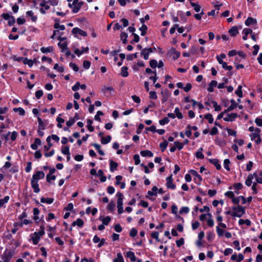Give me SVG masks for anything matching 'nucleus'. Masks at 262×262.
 <instances>
[{
	"label": "nucleus",
	"instance_id": "nucleus-42",
	"mask_svg": "<svg viewBox=\"0 0 262 262\" xmlns=\"http://www.w3.org/2000/svg\"><path fill=\"white\" fill-rule=\"evenodd\" d=\"M9 200V196H6L3 199H0V208H1L5 203H7Z\"/></svg>",
	"mask_w": 262,
	"mask_h": 262
},
{
	"label": "nucleus",
	"instance_id": "nucleus-12",
	"mask_svg": "<svg viewBox=\"0 0 262 262\" xmlns=\"http://www.w3.org/2000/svg\"><path fill=\"white\" fill-rule=\"evenodd\" d=\"M117 196L118 197L117 206H123V195L119 192L117 193Z\"/></svg>",
	"mask_w": 262,
	"mask_h": 262
},
{
	"label": "nucleus",
	"instance_id": "nucleus-4",
	"mask_svg": "<svg viewBox=\"0 0 262 262\" xmlns=\"http://www.w3.org/2000/svg\"><path fill=\"white\" fill-rule=\"evenodd\" d=\"M238 117L236 113L228 114L226 117L224 118V120L225 121H233Z\"/></svg>",
	"mask_w": 262,
	"mask_h": 262
},
{
	"label": "nucleus",
	"instance_id": "nucleus-19",
	"mask_svg": "<svg viewBox=\"0 0 262 262\" xmlns=\"http://www.w3.org/2000/svg\"><path fill=\"white\" fill-rule=\"evenodd\" d=\"M111 139L112 137L110 135L107 136L106 137H102L101 139V142L102 144H106L111 141Z\"/></svg>",
	"mask_w": 262,
	"mask_h": 262
},
{
	"label": "nucleus",
	"instance_id": "nucleus-53",
	"mask_svg": "<svg viewBox=\"0 0 262 262\" xmlns=\"http://www.w3.org/2000/svg\"><path fill=\"white\" fill-rule=\"evenodd\" d=\"M149 98L152 99H157V95L155 91H150L149 93Z\"/></svg>",
	"mask_w": 262,
	"mask_h": 262
},
{
	"label": "nucleus",
	"instance_id": "nucleus-33",
	"mask_svg": "<svg viewBox=\"0 0 262 262\" xmlns=\"http://www.w3.org/2000/svg\"><path fill=\"white\" fill-rule=\"evenodd\" d=\"M101 218H102V216H100V220H102L103 224L105 225H107L111 220V218L109 216H107L102 219H101Z\"/></svg>",
	"mask_w": 262,
	"mask_h": 262
},
{
	"label": "nucleus",
	"instance_id": "nucleus-46",
	"mask_svg": "<svg viewBox=\"0 0 262 262\" xmlns=\"http://www.w3.org/2000/svg\"><path fill=\"white\" fill-rule=\"evenodd\" d=\"M58 46L61 49L62 52L67 50V44L66 42L61 43L60 42L58 44Z\"/></svg>",
	"mask_w": 262,
	"mask_h": 262
},
{
	"label": "nucleus",
	"instance_id": "nucleus-24",
	"mask_svg": "<svg viewBox=\"0 0 262 262\" xmlns=\"http://www.w3.org/2000/svg\"><path fill=\"white\" fill-rule=\"evenodd\" d=\"M256 23V20L250 17H248L245 21V25L247 26L251 24H255Z\"/></svg>",
	"mask_w": 262,
	"mask_h": 262
},
{
	"label": "nucleus",
	"instance_id": "nucleus-50",
	"mask_svg": "<svg viewBox=\"0 0 262 262\" xmlns=\"http://www.w3.org/2000/svg\"><path fill=\"white\" fill-rule=\"evenodd\" d=\"M189 211V208L188 207H183L180 210L179 213L182 214L183 213H187Z\"/></svg>",
	"mask_w": 262,
	"mask_h": 262
},
{
	"label": "nucleus",
	"instance_id": "nucleus-51",
	"mask_svg": "<svg viewBox=\"0 0 262 262\" xmlns=\"http://www.w3.org/2000/svg\"><path fill=\"white\" fill-rule=\"evenodd\" d=\"M169 122V119L167 117H164L163 119L159 121V123L161 125H163Z\"/></svg>",
	"mask_w": 262,
	"mask_h": 262
},
{
	"label": "nucleus",
	"instance_id": "nucleus-20",
	"mask_svg": "<svg viewBox=\"0 0 262 262\" xmlns=\"http://www.w3.org/2000/svg\"><path fill=\"white\" fill-rule=\"evenodd\" d=\"M83 224L84 222L83 220L81 219H78L76 221L73 222L72 225L73 226L77 225L78 227H81L83 226Z\"/></svg>",
	"mask_w": 262,
	"mask_h": 262
},
{
	"label": "nucleus",
	"instance_id": "nucleus-41",
	"mask_svg": "<svg viewBox=\"0 0 262 262\" xmlns=\"http://www.w3.org/2000/svg\"><path fill=\"white\" fill-rule=\"evenodd\" d=\"M39 213V210L37 208H34L33 209V214H34V220L35 221H37L39 219V217L38 216V215Z\"/></svg>",
	"mask_w": 262,
	"mask_h": 262
},
{
	"label": "nucleus",
	"instance_id": "nucleus-16",
	"mask_svg": "<svg viewBox=\"0 0 262 262\" xmlns=\"http://www.w3.org/2000/svg\"><path fill=\"white\" fill-rule=\"evenodd\" d=\"M230 102L231 105L229 106L226 110V111H228V112L232 111L237 106V103L234 100L231 99L230 100Z\"/></svg>",
	"mask_w": 262,
	"mask_h": 262
},
{
	"label": "nucleus",
	"instance_id": "nucleus-43",
	"mask_svg": "<svg viewBox=\"0 0 262 262\" xmlns=\"http://www.w3.org/2000/svg\"><path fill=\"white\" fill-rule=\"evenodd\" d=\"M168 145V142L165 140L163 142L160 144V147L162 151H164Z\"/></svg>",
	"mask_w": 262,
	"mask_h": 262
},
{
	"label": "nucleus",
	"instance_id": "nucleus-14",
	"mask_svg": "<svg viewBox=\"0 0 262 262\" xmlns=\"http://www.w3.org/2000/svg\"><path fill=\"white\" fill-rule=\"evenodd\" d=\"M209 162L213 164L217 170H219L221 168V165L219 164V161L216 159H209Z\"/></svg>",
	"mask_w": 262,
	"mask_h": 262
},
{
	"label": "nucleus",
	"instance_id": "nucleus-29",
	"mask_svg": "<svg viewBox=\"0 0 262 262\" xmlns=\"http://www.w3.org/2000/svg\"><path fill=\"white\" fill-rule=\"evenodd\" d=\"M128 68L127 67H123L121 68V76L124 77H126L128 76V73L127 72Z\"/></svg>",
	"mask_w": 262,
	"mask_h": 262
},
{
	"label": "nucleus",
	"instance_id": "nucleus-57",
	"mask_svg": "<svg viewBox=\"0 0 262 262\" xmlns=\"http://www.w3.org/2000/svg\"><path fill=\"white\" fill-rule=\"evenodd\" d=\"M137 230L135 228H132L130 230L129 235L132 237H135L137 234Z\"/></svg>",
	"mask_w": 262,
	"mask_h": 262
},
{
	"label": "nucleus",
	"instance_id": "nucleus-44",
	"mask_svg": "<svg viewBox=\"0 0 262 262\" xmlns=\"http://www.w3.org/2000/svg\"><path fill=\"white\" fill-rule=\"evenodd\" d=\"M230 163V160L227 159H225L224 161V166L225 168L228 171H229L230 170V168L229 167Z\"/></svg>",
	"mask_w": 262,
	"mask_h": 262
},
{
	"label": "nucleus",
	"instance_id": "nucleus-61",
	"mask_svg": "<svg viewBox=\"0 0 262 262\" xmlns=\"http://www.w3.org/2000/svg\"><path fill=\"white\" fill-rule=\"evenodd\" d=\"M222 67L223 69L228 71H231L233 69L231 66H228L226 62H225L224 63L222 64Z\"/></svg>",
	"mask_w": 262,
	"mask_h": 262
},
{
	"label": "nucleus",
	"instance_id": "nucleus-35",
	"mask_svg": "<svg viewBox=\"0 0 262 262\" xmlns=\"http://www.w3.org/2000/svg\"><path fill=\"white\" fill-rule=\"evenodd\" d=\"M61 152L64 155H70L69 147L68 146H62L61 147Z\"/></svg>",
	"mask_w": 262,
	"mask_h": 262
},
{
	"label": "nucleus",
	"instance_id": "nucleus-8",
	"mask_svg": "<svg viewBox=\"0 0 262 262\" xmlns=\"http://www.w3.org/2000/svg\"><path fill=\"white\" fill-rule=\"evenodd\" d=\"M254 177H256L257 174L256 173H254L253 174H249L246 180L245 183L246 185L248 186H250L251 185L252 183V180L253 179Z\"/></svg>",
	"mask_w": 262,
	"mask_h": 262
},
{
	"label": "nucleus",
	"instance_id": "nucleus-3",
	"mask_svg": "<svg viewBox=\"0 0 262 262\" xmlns=\"http://www.w3.org/2000/svg\"><path fill=\"white\" fill-rule=\"evenodd\" d=\"M45 177V173L42 171H37L35 174L33 175L32 180L37 181L40 179L43 178Z\"/></svg>",
	"mask_w": 262,
	"mask_h": 262
},
{
	"label": "nucleus",
	"instance_id": "nucleus-56",
	"mask_svg": "<svg viewBox=\"0 0 262 262\" xmlns=\"http://www.w3.org/2000/svg\"><path fill=\"white\" fill-rule=\"evenodd\" d=\"M227 131L228 134L229 135H231V136H234V137H236V132L235 130H232V129H230V128H227Z\"/></svg>",
	"mask_w": 262,
	"mask_h": 262
},
{
	"label": "nucleus",
	"instance_id": "nucleus-7",
	"mask_svg": "<svg viewBox=\"0 0 262 262\" xmlns=\"http://www.w3.org/2000/svg\"><path fill=\"white\" fill-rule=\"evenodd\" d=\"M31 186L33 188L35 193H38L40 191V189L39 188L37 181L34 180H31Z\"/></svg>",
	"mask_w": 262,
	"mask_h": 262
},
{
	"label": "nucleus",
	"instance_id": "nucleus-26",
	"mask_svg": "<svg viewBox=\"0 0 262 262\" xmlns=\"http://www.w3.org/2000/svg\"><path fill=\"white\" fill-rule=\"evenodd\" d=\"M141 54L143 55L145 60H147L148 59L149 53L146 48L142 50Z\"/></svg>",
	"mask_w": 262,
	"mask_h": 262
},
{
	"label": "nucleus",
	"instance_id": "nucleus-63",
	"mask_svg": "<svg viewBox=\"0 0 262 262\" xmlns=\"http://www.w3.org/2000/svg\"><path fill=\"white\" fill-rule=\"evenodd\" d=\"M184 240L183 238H181L179 240H177L176 241V244L178 247H180V246L183 245L184 244Z\"/></svg>",
	"mask_w": 262,
	"mask_h": 262
},
{
	"label": "nucleus",
	"instance_id": "nucleus-40",
	"mask_svg": "<svg viewBox=\"0 0 262 262\" xmlns=\"http://www.w3.org/2000/svg\"><path fill=\"white\" fill-rule=\"evenodd\" d=\"M23 63L25 64H28L30 67H31L33 64V61L31 59H28L27 58H25L23 59Z\"/></svg>",
	"mask_w": 262,
	"mask_h": 262
},
{
	"label": "nucleus",
	"instance_id": "nucleus-1",
	"mask_svg": "<svg viewBox=\"0 0 262 262\" xmlns=\"http://www.w3.org/2000/svg\"><path fill=\"white\" fill-rule=\"evenodd\" d=\"M234 212L231 215L233 216L241 217L245 212L244 207L241 206H237V207H233L232 208Z\"/></svg>",
	"mask_w": 262,
	"mask_h": 262
},
{
	"label": "nucleus",
	"instance_id": "nucleus-17",
	"mask_svg": "<svg viewBox=\"0 0 262 262\" xmlns=\"http://www.w3.org/2000/svg\"><path fill=\"white\" fill-rule=\"evenodd\" d=\"M140 155L142 157H153V153L148 150H142L140 152Z\"/></svg>",
	"mask_w": 262,
	"mask_h": 262
},
{
	"label": "nucleus",
	"instance_id": "nucleus-62",
	"mask_svg": "<svg viewBox=\"0 0 262 262\" xmlns=\"http://www.w3.org/2000/svg\"><path fill=\"white\" fill-rule=\"evenodd\" d=\"M43 95L42 90H38L35 92V97L37 99H39Z\"/></svg>",
	"mask_w": 262,
	"mask_h": 262
},
{
	"label": "nucleus",
	"instance_id": "nucleus-27",
	"mask_svg": "<svg viewBox=\"0 0 262 262\" xmlns=\"http://www.w3.org/2000/svg\"><path fill=\"white\" fill-rule=\"evenodd\" d=\"M53 50V47L51 46V47H42L41 49H40V51H41L42 53H49V52H52Z\"/></svg>",
	"mask_w": 262,
	"mask_h": 262
},
{
	"label": "nucleus",
	"instance_id": "nucleus-2",
	"mask_svg": "<svg viewBox=\"0 0 262 262\" xmlns=\"http://www.w3.org/2000/svg\"><path fill=\"white\" fill-rule=\"evenodd\" d=\"M173 179L172 175L167 177L166 178V186L168 188L174 189L176 188V185L173 183Z\"/></svg>",
	"mask_w": 262,
	"mask_h": 262
},
{
	"label": "nucleus",
	"instance_id": "nucleus-47",
	"mask_svg": "<svg viewBox=\"0 0 262 262\" xmlns=\"http://www.w3.org/2000/svg\"><path fill=\"white\" fill-rule=\"evenodd\" d=\"M158 62L155 59H151L149 61L150 67L153 69L156 68L157 67Z\"/></svg>",
	"mask_w": 262,
	"mask_h": 262
},
{
	"label": "nucleus",
	"instance_id": "nucleus-54",
	"mask_svg": "<svg viewBox=\"0 0 262 262\" xmlns=\"http://www.w3.org/2000/svg\"><path fill=\"white\" fill-rule=\"evenodd\" d=\"M74 5V7H73V13H77L79 11V10H80L81 7L80 5H79V4H73Z\"/></svg>",
	"mask_w": 262,
	"mask_h": 262
},
{
	"label": "nucleus",
	"instance_id": "nucleus-11",
	"mask_svg": "<svg viewBox=\"0 0 262 262\" xmlns=\"http://www.w3.org/2000/svg\"><path fill=\"white\" fill-rule=\"evenodd\" d=\"M114 91V89L112 86H103V88L102 89V92L107 94H108L109 95H112V92Z\"/></svg>",
	"mask_w": 262,
	"mask_h": 262
},
{
	"label": "nucleus",
	"instance_id": "nucleus-28",
	"mask_svg": "<svg viewBox=\"0 0 262 262\" xmlns=\"http://www.w3.org/2000/svg\"><path fill=\"white\" fill-rule=\"evenodd\" d=\"M189 172L192 175L196 177L198 179L199 182H201L202 181V178L201 176L200 175H199L195 170L191 169L189 170Z\"/></svg>",
	"mask_w": 262,
	"mask_h": 262
},
{
	"label": "nucleus",
	"instance_id": "nucleus-25",
	"mask_svg": "<svg viewBox=\"0 0 262 262\" xmlns=\"http://www.w3.org/2000/svg\"><path fill=\"white\" fill-rule=\"evenodd\" d=\"M127 34L125 32H122L120 34V38L122 40V42L124 44H126L127 43Z\"/></svg>",
	"mask_w": 262,
	"mask_h": 262
},
{
	"label": "nucleus",
	"instance_id": "nucleus-37",
	"mask_svg": "<svg viewBox=\"0 0 262 262\" xmlns=\"http://www.w3.org/2000/svg\"><path fill=\"white\" fill-rule=\"evenodd\" d=\"M238 223L241 225H242L245 224L248 226H250L251 224V221L248 219H247L246 220H244L243 219H240L238 221Z\"/></svg>",
	"mask_w": 262,
	"mask_h": 262
},
{
	"label": "nucleus",
	"instance_id": "nucleus-23",
	"mask_svg": "<svg viewBox=\"0 0 262 262\" xmlns=\"http://www.w3.org/2000/svg\"><path fill=\"white\" fill-rule=\"evenodd\" d=\"M54 199L52 198H45L43 197L40 199V202L42 203L51 204L53 202Z\"/></svg>",
	"mask_w": 262,
	"mask_h": 262
},
{
	"label": "nucleus",
	"instance_id": "nucleus-22",
	"mask_svg": "<svg viewBox=\"0 0 262 262\" xmlns=\"http://www.w3.org/2000/svg\"><path fill=\"white\" fill-rule=\"evenodd\" d=\"M126 256L129 258L132 261H135L136 260V257L134 253L132 251H128L126 253Z\"/></svg>",
	"mask_w": 262,
	"mask_h": 262
},
{
	"label": "nucleus",
	"instance_id": "nucleus-38",
	"mask_svg": "<svg viewBox=\"0 0 262 262\" xmlns=\"http://www.w3.org/2000/svg\"><path fill=\"white\" fill-rule=\"evenodd\" d=\"M242 89V85H238L237 89L235 92V93L240 98L243 97V92Z\"/></svg>",
	"mask_w": 262,
	"mask_h": 262
},
{
	"label": "nucleus",
	"instance_id": "nucleus-52",
	"mask_svg": "<svg viewBox=\"0 0 262 262\" xmlns=\"http://www.w3.org/2000/svg\"><path fill=\"white\" fill-rule=\"evenodd\" d=\"M212 103L215 111H220L221 110V106L220 105H218L216 101H213Z\"/></svg>",
	"mask_w": 262,
	"mask_h": 262
},
{
	"label": "nucleus",
	"instance_id": "nucleus-45",
	"mask_svg": "<svg viewBox=\"0 0 262 262\" xmlns=\"http://www.w3.org/2000/svg\"><path fill=\"white\" fill-rule=\"evenodd\" d=\"M205 118L208 120L209 123H212L213 122V118L211 114H207L205 115Z\"/></svg>",
	"mask_w": 262,
	"mask_h": 262
},
{
	"label": "nucleus",
	"instance_id": "nucleus-13",
	"mask_svg": "<svg viewBox=\"0 0 262 262\" xmlns=\"http://www.w3.org/2000/svg\"><path fill=\"white\" fill-rule=\"evenodd\" d=\"M260 130L258 128H255L254 130V133H253L251 134L250 137L252 140H254L255 138H258L260 136L259 133H260Z\"/></svg>",
	"mask_w": 262,
	"mask_h": 262
},
{
	"label": "nucleus",
	"instance_id": "nucleus-30",
	"mask_svg": "<svg viewBox=\"0 0 262 262\" xmlns=\"http://www.w3.org/2000/svg\"><path fill=\"white\" fill-rule=\"evenodd\" d=\"M113 262H124L123 256L121 253H117V258L113 260Z\"/></svg>",
	"mask_w": 262,
	"mask_h": 262
},
{
	"label": "nucleus",
	"instance_id": "nucleus-18",
	"mask_svg": "<svg viewBox=\"0 0 262 262\" xmlns=\"http://www.w3.org/2000/svg\"><path fill=\"white\" fill-rule=\"evenodd\" d=\"M229 33L231 34V35L235 36L238 33L237 27L236 26L232 27L229 30Z\"/></svg>",
	"mask_w": 262,
	"mask_h": 262
},
{
	"label": "nucleus",
	"instance_id": "nucleus-64",
	"mask_svg": "<svg viewBox=\"0 0 262 262\" xmlns=\"http://www.w3.org/2000/svg\"><path fill=\"white\" fill-rule=\"evenodd\" d=\"M243 32L245 35H248V34L252 33V30L251 29L245 28L243 30Z\"/></svg>",
	"mask_w": 262,
	"mask_h": 262
},
{
	"label": "nucleus",
	"instance_id": "nucleus-48",
	"mask_svg": "<svg viewBox=\"0 0 262 262\" xmlns=\"http://www.w3.org/2000/svg\"><path fill=\"white\" fill-rule=\"evenodd\" d=\"M54 69L57 70L58 72L62 73L64 71V67L63 66H61L59 67L58 64L56 63L54 66Z\"/></svg>",
	"mask_w": 262,
	"mask_h": 262
},
{
	"label": "nucleus",
	"instance_id": "nucleus-49",
	"mask_svg": "<svg viewBox=\"0 0 262 262\" xmlns=\"http://www.w3.org/2000/svg\"><path fill=\"white\" fill-rule=\"evenodd\" d=\"M174 145L179 150H181L183 148L184 144L180 143L178 141H175L174 142Z\"/></svg>",
	"mask_w": 262,
	"mask_h": 262
},
{
	"label": "nucleus",
	"instance_id": "nucleus-34",
	"mask_svg": "<svg viewBox=\"0 0 262 262\" xmlns=\"http://www.w3.org/2000/svg\"><path fill=\"white\" fill-rule=\"evenodd\" d=\"M203 148L201 147L198 151L195 154V156L197 158L199 159H203L204 158V156L202 153Z\"/></svg>",
	"mask_w": 262,
	"mask_h": 262
},
{
	"label": "nucleus",
	"instance_id": "nucleus-15",
	"mask_svg": "<svg viewBox=\"0 0 262 262\" xmlns=\"http://www.w3.org/2000/svg\"><path fill=\"white\" fill-rule=\"evenodd\" d=\"M217 84V82L215 80H212L209 84V86L207 88V90L209 92H212L214 91L213 88L216 86Z\"/></svg>",
	"mask_w": 262,
	"mask_h": 262
},
{
	"label": "nucleus",
	"instance_id": "nucleus-6",
	"mask_svg": "<svg viewBox=\"0 0 262 262\" xmlns=\"http://www.w3.org/2000/svg\"><path fill=\"white\" fill-rule=\"evenodd\" d=\"M169 53L173 55L172 58L173 60H176L180 56V53L177 51L174 48H172L170 49Z\"/></svg>",
	"mask_w": 262,
	"mask_h": 262
},
{
	"label": "nucleus",
	"instance_id": "nucleus-21",
	"mask_svg": "<svg viewBox=\"0 0 262 262\" xmlns=\"http://www.w3.org/2000/svg\"><path fill=\"white\" fill-rule=\"evenodd\" d=\"M110 170L112 172H113L115 170H116L117 167L118 166L117 163L114 162L113 160H110Z\"/></svg>",
	"mask_w": 262,
	"mask_h": 262
},
{
	"label": "nucleus",
	"instance_id": "nucleus-58",
	"mask_svg": "<svg viewBox=\"0 0 262 262\" xmlns=\"http://www.w3.org/2000/svg\"><path fill=\"white\" fill-rule=\"evenodd\" d=\"M8 20V23L9 26H12L15 23V19L13 16H11L10 18Z\"/></svg>",
	"mask_w": 262,
	"mask_h": 262
},
{
	"label": "nucleus",
	"instance_id": "nucleus-39",
	"mask_svg": "<svg viewBox=\"0 0 262 262\" xmlns=\"http://www.w3.org/2000/svg\"><path fill=\"white\" fill-rule=\"evenodd\" d=\"M13 111L15 113L18 112L19 113V115L21 116H24L25 114V112L23 108L21 107H18V108H14Z\"/></svg>",
	"mask_w": 262,
	"mask_h": 262
},
{
	"label": "nucleus",
	"instance_id": "nucleus-31",
	"mask_svg": "<svg viewBox=\"0 0 262 262\" xmlns=\"http://www.w3.org/2000/svg\"><path fill=\"white\" fill-rule=\"evenodd\" d=\"M190 5L194 8V10L195 12H199L200 11L201 7L198 4L190 2Z\"/></svg>",
	"mask_w": 262,
	"mask_h": 262
},
{
	"label": "nucleus",
	"instance_id": "nucleus-59",
	"mask_svg": "<svg viewBox=\"0 0 262 262\" xmlns=\"http://www.w3.org/2000/svg\"><path fill=\"white\" fill-rule=\"evenodd\" d=\"M91 66V62L88 60H84L83 62V66L84 68L85 69H88L90 68Z\"/></svg>",
	"mask_w": 262,
	"mask_h": 262
},
{
	"label": "nucleus",
	"instance_id": "nucleus-10",
	"mask_svg": "<svg viewBox=\"0 0 262 262\" xmlns=\"http://www.w3.org/2000/svg\"><path fill=\"white\" fill-rule=\"evenodd\" d=\"M161 94L163 96V98L162 99V102L165 103L168 100V99L169 98V92L167 90H165L164 91H161Z\"/></svg>",
	"mask_w": 262,
	"mask_h": 262
},
{
	"label": "nucleus",
	"instance_id": "nucleus-55",
	"mask_svg": "<svg viewBox=\"0 0 262 262\" xmlns=\"http://www.w3.org/2000/svg\"><path fill=\"white\" fill-rule=\"evenodd\" d=\"M151 236L156 239L157 242H160V240L159 238V233L158 232H152L151 234Z\"/></svg>",
	"mask_w": 262,
	"mask_h": 262
},
{
	"label": "nucleus",
	"instance_id": "nucleus-60",
	"mask_svg": "<svg viewBox=\"0 0 262 262\" xmlns=\"http://www.w3.org/2000/svg\"><path fill=\"white\" fill-rule=\"evenodd\" d=\"M40 229H41V230L39 232H35V233L37 234V235L39 236V237L42 236L45 234V231H44L45 228H44V227L43 226H40Z\"/></svg>",
	"mask_w": 262,
	"mask_h": 262
},
{
	"label": "nucleus",
	"instance_id": "nucleus-9",
	"mask_svg": "<svg viewBox=\"0 0 262 262\" xmlns=\"http://www.w3.org/2000/svg\"><path fill=\"white\" fill-rule=\"evenodd\" d=\"M12 254L10 252H5L2 256L3 262H9L12 258Z\"/></svg>",
	"mask_w": 262,
	"mask_h": 262
},
{
	"label": "nucleus",
	"instance_id": "nucleus-36",
	"mask_svg": "<svg viewBox=\"0 0 262 262\" xmlns=\"http://www.w3.org/2000/svg\"><path fill=\"white\" fill-rule=\"evenodd\" d=\"M139 30L141 31V35L142 36H144L146 34L147 27L145 25L143 24L141 27L139 28Z\"/></svg>",
	"mask_w": 262,
	"mask_h": 262
},
{
	"label": "nucleus",
	"instance_id": "nucleus-5",
	"mask_svg": "<svg viewBox=\"0 0 262 262\" xmlns=\"http://www.w3.org/2000/svg\"><path fill=\"white\" fill-rule=\"evenodd\" d=\"M72 32L74 34H79L83 36H87V33L85 31L82 30L80 29H79L78 28H73L72 29Z\"/></svg>",
	"mask_w": 262,
	"mask_h": 262
},
{
	"label": "nucleus",
	"instance_id": "nucleus-32",
	"mask_svg": "<svg viewBox=\"0 0 262 262\" xmlns=\"http://www.w3.org/2000/svg\"><path fill=\"white\" fill-rule=\"evenodd\" d=\"M40 239L39 236L37 235L36 233H34V235L32 237V239L34 245H37Z\"/></svg>",
	"mask_w": 262,
	"mask_h": 262
}]
</instances>
